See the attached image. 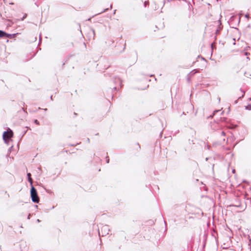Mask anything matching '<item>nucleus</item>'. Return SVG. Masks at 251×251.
I'll list each match as a JSON object with an SVG mask.
<instances>
[{"label":"nucleus","mask_w":251,"mask_h":251,"mask_svg":"<svg viewBox=\"0 0 251 251\" xmlns=\"http://www.w3.org/2000/svg\"><path fill=\"white\" fill-rule=\"evenodd\" d=\"M30 214H29L28 216V217H27L28 219H30Z\"/></svg>","instance_id":"2eb2a0df"},{"label":"nucleus","mask_w":251,"mask_h":251,"mask_svg":"<svg viewBox=\"0 0 251 251\" xmlns=\"http://www.w3.org/2000/svg\"><path fill=\"white\" fill-rule=\"evenodd\" d=\"M5 35H7V33L5 32L0 30V38L5 37Z\"/></svg>","instance_id":"20e7f679"},{"label":"nucleus","mask_w":251,"mask_h":251,"mask_svg":"<svg viewBox=\"0 0 251 251\" xmlns=\"http://www.w3.org/2000/svg\"><path fill=\"white\" fill-rule=\"evenodd\" d=\"M117 80L120 82V84H121V83H122V81H121V80L120 79V78H117Z\"/></svg>","instance_id":"1a4fd4ad"},{"label":"nucleus","mask_w":251,"mask_h":251,"mask_svg":"<svg viewBox=\"0 0 251 251\" xmlns=\"http://www.w3.org/2000/svg\"><path fill=\"white\" fill-rule=\"evenodd\" d=\"M103 228L105 229H108V227L107 226H104L103 227Z\"/></svg>","instance_id":"ddd939ff"},{"label":"nucleus","mask_w":251,"mask_h":251,"mask_svg":"<svg viewBox=\"0 0 251 251\" xmlns=\"http://www.w3.org/2000/svg\"><path fill=\"white\" fill-rule=\"evenodd\" d=\"M22 109L24 111H25V110L24 108H22Z\"/></svg>","instance_id":"a878e982"},{"label":"nucleus","mask_w":251,"mask_h":251,"mask_svg":"<svg viewBox=\"0 0 251 251\" xmlns=\"http://www.w3.org/2000/svg\"><path fill=\"white\" fill-rule=\"evenodd\" d=\"M249 74V72H245V75L247 76V77H249V76H251V74Z\"/></svg>","instance_id":"423d86ee"},{"label":"nucleus","mask_w":251,"mask_h":251,"mask_svg":"<svg viewBox=\"0 0 251 251\" xmlns=\"http://www.w3.org/2000/svg\"><path fill=\"white\" fill-rule=\"evenodd\" d=\"M116 10H114V11H113L114 14H115V13H116Z\"/></svg>","instance_id":"412c9836"},{"label":"nucleus","mask_w":251,"mask_h":251,"mask_svg":"<svg viewBox=\"0 0 251 251\" xmlns=\"http://www.w3.org/2000/svg\"><path fill=\"white\" fill-rule=\"evenodd\" d=\"M50 99H51V100H52V96H50Z\"/></svg>","instance_id":"aec40b11"},{"label":"nucleus","mask_w":251,"mask_h":251,"mask_svg":"<svg viewBox=\"0 0 251 251\" xmlns=\"http://www.w3.org/2000/svg\"><path fill=\"white\" fill-rule=\"evenodd\" d=\"M233 40H234V43H233V44H235V39H233Z\"/></svg>","instance_id":"b1692460"},{"label":"nucleus","mask_w":251,"mask_h":251,"mask_svg":"<svg viewBox=\"0 0 251 251\" xmlns=\"http://www.w3.org/2000/svg\"><path fill=\"white\" fill-rule=\"evenodd\" d=\"M30 195L32 201L38 203L39 201V198L38 196L36 189L33 186V185L31 186L30 189Z\"/></svg>","instance_id":"f257e3e1"},{"label":"nucleus","mask_w":251,"mask_h":251,"mask_svg":"<svg viewBox=\"0 0 251 251\" xmlns=\"http://www.w3.org/2000/svg\"><path fill=\"white\" fill-rule=\"evenodd\" d=\"M106 162L108 163L109 162V159L108 157H106Z\"/></svg>","instance_id":"9d476101"},{"label":"nucleus","mask_w":251,"mask_h":251,"mask_svg":"<svg viewBox=\"0 0 251 251\" xmlns=\"http://www.w3.org/2000/svg\"><path fill=\"white\" fill-rule=\"evenodd\" d=\"M26 17V14H25L23 18H22V20H23Z\"/></svg>","instance_id":"4468645a"},{"label":"nucleus","mask_w":251,"mask_h":251,"mask_svg":"<svg viewBox=\"0 0 251 251\" xmlns=\"http://www.w3.org/2000/svg\"><path fill=\"white\" fill-rule=\"evenodd\" d=\"M34 122L36 125H39L40 124L39 122L37 120H35Z\"/></svg>","instance_id":"0eeeda50"},{"label":"nucleus","mask_w":251,"mask_h":251,"mask_svg":"<svg viewBox=\"0 0 251 251\" xmlns=\"http://www.w3.org/2000/svg\"><path fill=\"white\" fill-rule=\"evenodd\" d=\"M92 31L93 35L94 36H95V30L93 29H92Z\"/></svg>","instance_id":"f8f14e48"},{"label":"nucleus","mask_w":251,"mask_h":251,"mask_svg":"<svg viewBox=\"0 0 251 251\" xmlns=\"http://www.w3.org/2000/svg\"><path fill=\"white\" fill-rule=\"evenodd\" d=\"M27 177H28V180L30 182V184L32 186V178L31 177V174L30 173H28L27 174Z\"/></svg>","instance_id":"7ed1b4c3"},{"label":"nucleus","mask_w":251,"mask_h":251,"mask_svg":"<svg viewBox=\"0 0 251 251\" xmlns=\"http://www.w3.org/2000/svg\"><path fill=\"white\" fill-rule=\"evenodd\" d=\"M114 90H116V89H117L116 87H114Z\"/></svg>","instance_id":"4be33fe9"},{"label":"nucleus","mask_w":251,"mask_h":251,"mask_svg":"<svg viewBox=\"0 0 251 251\" xmlns=\"http://www.w3.org/2000/svg\"><path fill=\"white\" fill-rule=\"evenodd\" d=\"M87 141L88 143L90 142V139L89 138H87Z\"/></svg>","instance_id":"dca6fc26"},{"label":"nucleus","mask_w":251,"mask_h":251,"mask_svg":"<svg viewBox=\"0 0 251 251\" xmlns=\"http://www.w3.org/2000/svg\"><path fill=\"white\" fill-rule=\"evenodd\" d=\"M13 36H14V34L13 35H11V34L7 33V35H5V37H6L7 38H11Z\"/></svg>","instance_id":"39448f33"},{"label":"nucleus","mask_w":251,"mask_h":251,"mask_svg":"<svg viewBox=\"0 0 251 251\" xmlns=\"http://www.w3.org/2000/svg\"><path fill=\"white\" fill-rule=\"evenodd\" d=\"M149 3L148 1H145L144 2V6L146 7L147 5Z\"/></svg>","instance_id":"6e6552de"},{"label":"nucleus","mask_w":251,"mask_h":251,"mask_svg":"<svg viewBox=\"0 0 251 251\" xmlns=\"http://www.w3.org/2000/svg\"><path fill=\"white\" fill-rule=\"evenodd\" d=\"M222 135H225V133L224 131L222 132Z\"/></svg>","instance_id":"f3484780"},{"label":"nucleus","mask_w":251,"mask_h":251,"mask_svg":"<svg viewBox=\"0 0 251 251\" xmlns=\"http://www.w3.org/2000/svg\"><path fill=\"white\" fill-rule=\"evenodd\" d=\"M108 10V8L105 9L103 11H102L101 13L104 12Z\"/></svg>","instance_id":"9b49d317"},{"label":"nucleus","mask_w":251,"mask_h":251,"mask_svg":"<svg viewBox=\"0 0 251 251\" xmlns=\"http://www.w3.org/2000/svg\"><path fill=\"white\" fill-rule=\"evenodd\" d=\"M44 110L45 111H47V108H45V109H44Z\"/></svg>","instance_id":"5701e85b"},{"label":"nucleus","mask_w":251,"mask_h":251,"mask_svg":"<svg viewBox=\"0 0 251 251\" xmlns=\"http://www.w3.org/2000/svg\"><path fill=\"white\" fill-rule=\"evenodd\" d=\"M112 5H110V8L111 9V8H112Z\"/></svg>","instance_id":"393cba45"},{"label":"nucleus","mask_w":251,"mask_h":251,"mask_svg":"<svg viewBox=\"0 0 251 251\" xmlns=\"http://www.w3.org/2000/svg\"><path fill=\"white\" fill-rule=\"evenodd\" d=\"M13 133L12 130L9 129L6 131H4L3 134V139L4 141L6 142L8 141L13 136Z\"/></svg>","instance_id":"f03ea898"},{"label":"nucleus","mask_w":251,"mask_h":251,"mask_svg":"<svg viewBox=\"0 0 251 251\" xmlns=\"http://www.w3.org/2000/svg\"><path fill=\"white\" fill-rule=\"evenodd\" d=\"M37 222H38V223H39V222H40V220H39V219H38V220H37Z\"/></svg>","instance_id":"a211bd4d"},{"label":"nucleus","mask_w":251,"mask_h":251,"mask_svg":"<svg viewBox=\"0 0 251 251\" xmlns=\"http://www.w3.org/2000/svg\"><path fill=\"white\" fill-rule=\"evenodd\" d=\"M248 52H245V55H248Z\"/></svg>","instance_id":"6ab92c4d"}]
</instances>
